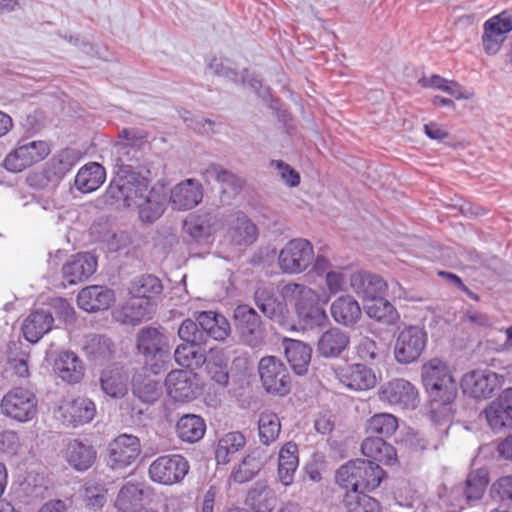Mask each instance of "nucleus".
Returning <instances> with one entry per match:
<instances>
[{"label":"nucleus","mask_w":512,"mask_h":512,"mask_svg":"<svg viewBox=\"0 0 512 512\" xmlns=\"http://www.w3.org/2000/svg\"><path fill=\"white\" fill-rule=\"evenodd\" d=\"M422 382L429 394L432 411L445 419H450L458 387L452 372L446 362L433 358L424 363L421 368Z\"/></svg>","instance_id":"1"},{"label":"nucleus","mask_w":512,"mask_h":512,"mask_svg":"<svg viewBox=\"0 0 512 512\" xmlns=\"http://www.w3.org/2000/svg\"><path fill=\"white\" fill-rule=\"evenodd\" d=\"M285 298L295 301L298 319L304 329L322 326L327 321V314L318 303V294L310 287L299 283H289L282 289Z\"/></svg>","instance_id":"2"},{"label":"nucleus","mask_w":512,"mask_h":512,"mask_svg":"<svg viewBox=\"0 0 512 512\" xmlns=\"http://www.w3.org/2000/svg\"><path fill=\"white\" fill-rule=\"evenodd\" d=\"M149 181L139 172H115V176L106 190V196L116 202L122 201L126 207H136L145 192Z\"/></svg>","instance_id":"3"},{"label":"nucleus","mask_w":512,"mask_h":512,"mask_svg":"<svg viewBox=\"0 0 512 512\" xmlns=\"http://www.w3.org/2000/svg\"><path fill=\"white\" fill-rule=\"evenodd\" d=\"M314 261V248L304 238L289 240L280 250L278 267L284 274L295 275L306 271Z\"/></svg>","instance_id":"4"},{"label":"nucleus","mask_w":512,"mask_h":512,"mask_svg":"<svg viewBox=\"0 0 512 512\" xmlns=\"http://www.w3.org/2000/svg\"><path fill=\"white\" fill-rule=\"evenodd\" d=\"M79 160L78 150L63 149L50 159L42 172L29 178L30 184L38 188H55Z\"/></svg>","instance_id":"5"},{"label":"nucleus","mask_w":512,"mask_h":512,"mask_svg":"<svg viewBox=\"0 0 512 512\" xmlns=\"http://www.w3.org/2000/svg\"><path fill=\"white\" fill-rule=\"evenodd\" d=\"M260 381L269 394L284 396L290 392L291 379L285 364L275 356H265L258 364Z\"/></svg>","instance_id":"6"},{"label":"nucleus","mask_w":512,"mask_h":512,"mask_svg":"<svg viewBox=\"0 0 512 512\" xmlns=\"http://www.w3.org/2000/svg\"><path fill=\"white\" fill-rule=\"evenodd\" d=\"M38 400L29 389L17 387L11 389L1 401L2 413L19 422H28L37 414Z\"/></svg>","instance_id":"7"},{"label":"nucleus","mask_w":512,"mask_h":512,"mask_svg":"<svg viewBox=\"0 0 512 512\" xmlns=\"http://www.w3.org/2000/svg\"><path fill=\"white\" fill-rule=\"evenodd\" d=\"M189 463L179 454H169L155 459L149 466L150 479L158 484L173 485L180 483L189 471Z\"/></svg>","instance_id":"8"},{"label":"nucleus","mask_w":512,"mask_h":512,"mask_svg":"<svg viewBox=\"0 0 512 512\" xmlns=\"http://www.w3.org/2000/svg\"><path fill=\"white\" fill-rule=\"evenodd\" d=\"M427 345V334L418 326H409L399 332L394 357L400 364H410L419 359Z\"/></svg>","instance_id":"9"},{"label":"nucleus","mask_w":512,"mask_h":512,"mask_svg":"<svg viewBox=\"0 0 512 512\" xmlns=\"http://www.w3.org/2000/svg\"><path fill=\"white\" fill-rule=\"evenodd\" d=\"M119 137L123 138L124 141H120L114 146L113 161L116 167L115 172L125 171L127 174L137 172L135 165L142 156L138 141L143 139L144 135L135 129H123Z\"/></svg>","instance_id":"10"},{"label":"nucleus","mask_w":512,"mask_h":512,"mask_svg":"<svg viewBox=\"0 0 512 512\" xmlns=\"http://www.w3.org/2000/svg\"><path fill=\"white\" fill-rule=\"evenodd\" d=\"M503 377L488 369L472 370L464 374L461 387L464 394L482 400L490 398L502 385Z\"/></svg>","instance_id":"11"},{"label":"nucleus","mask_w":512,"mask_h":512,"mask_svg":"<svg viewBox=\"0 0 512 512\" xmlns=\"http://www.w3.org/2000/svg\"><path fill=\"white\" fill-rule=\"evenodd\" d=\"M50 151V145L46 141L38 140L22 143L6 156L4 166L8 171L21 172L45 159Z\"/></svg>","instance_id":"12"},{"label":"nucleus","mask_w":512,"mask_h":512,"mask_svg":"<svg viewBox=\"0 0 512 512\" xmlns=\"http://www.w3.org/2000/svg\"><path fill=\"white\" fill-rule=\"evenodd\" d=\"M380 401L403 409H414L419 402L418 390L408 380L395 378L380 386Z\"/></svg>","instance_id":"13"},{"label":"nucleus","mask_w":512,"mask_h":512,"mask_svg":"<svg viewBox=\"0 0 512 512\" xmlns=\"http://www.w3.org/2000/svg\"><path fill=\"white\" fill-rule=\"evenodd\" d=\"M136 348L146 362L159 359L163 361L170 356L168 337L155 327H144L139 330Z\"/></svg>","instance_id":"14"},{"label":"nucleus","mask_w":512,"mask_h":512,"mask_svg":"<svg viewBox=\"0 0 512 512\" xmlns=\"http://www.w3.org/2000/svg\"><path fill=\"white\" fill-rule=\"evenodd\" d=\"M334 375L344 387L353 391H366L377 383L374 371L361 363L338 366L334 369Z\"/></svg>","instance_id":"15"},{"label":"nucleus","mask_w":512,"mask_h":512,"mask_svg":"<svg viewBox=\"0 0 512 512\" xmlns=\"http://www.w3.org/2000/svg\"><path fill=\"white\" fill-rule=\"evenodd\" d=\"M140 452V441L136 436L121 434L108 446V463L112 469H123L133 464Z\"/></svg>","instance_id":"16"},{"label":"nucleus","mask_w":512,"mask_h":512,"mask_svg":"<svg viewBox=\"0 0 512 512\" xmlns=\"http://www.w3.org/2000/svg\"><path fill=\"white\" fill-rule=\"evenodd\" d=\"M234 318L243 341L251 347L260 345L264 330L257 312L248 305H239L235 309Z\"/></svg>","instance_id":"17"},{"label":"nucleus","mask_w":512,"mask_h":512,"mask_svg":"<svg viewBox=\"0 0 512 512\" xmlns=\"http://www.w3.org/2000/svg\"><path fill=\"white\" fill-rule=\"evenodd\" d=\"M167 394L174 401L189 402L198 394L196 374L190 370H173L165 380Z\"/></svg>","instance_id":"18"},{"label":"nucleus","mask_w":512,"mask_h":512,"mask_svg":"<svg viewBox=\"0 0 512 512\" xmlns=\"http://www.w3.org/2000/svg\"><path fill=\"white\" fill-rule=\"evenodd\" d=\"M59 419L66 426L76 427L90 422L96 413L95 404L88 398L64 399L59 408Z\"/></svg>","instance_id":"19"},{"label":"nucleus","mask_w":512,"mask_h":512,"mask_svg":"<svg viewBox=\"0 0 512 512\" xmlns=\"http://www.w3.org/2000/svg\"><path fill=\"white\" fill-rule=\"evenodd\" d=\"M494 432L512 428V388L505 389L483 411Z\"/></svg>","instance_id":"20"},{"label":"nucleus","mask_w":512,"mask_h":512,"mask_svg":"<svg viewBox=\"0 0 512 512\" xmlns=\"http://www.w3.org/2000/svg\"><path fill=\"white\" fill-rule=\"evenodd\" d=\"M168 201V189L162 183H156L143 195L137 206L139 217L144 222H153L164 212Z\"/></svg>","instance_id":"21"},{"label":"nucleus","mask_w":512,"mask_h":512,"mask_svg":"<svg viewBox=\"0 0 512 512\" xmlns=\"http://www.w3.org/2000/svg\"><path fill=\"white\" fill-rule=\"evenodd\" d=\"M203 198V187L195 179H186L170 191L169 202L177 210H189L197 206Z\"/></svg>","instance_id":"22"},{"label":"nucleus","mask_w":512,"mask_h":512,"mask_svg":"<svg viewBox=\"0 0 512 512\" xmlns=\"http://www.w3.org/2000/svg\"><path fill=\"white\" fill-rule=\"evenodd\" d=\"M114 300V292L111 289L98 285L83 288L77 296L79 307L87 312L108 309Z\"/></svg>","instance_id":"23"},{"label":"nucleus","mask_w":512,"mask_h":512,"mask_svg":"<svg viewBox=\"0 0 512 512\" xmlns=\"http://www.w3.org/2000/svg\"><path fill=\"white\" fill-rule=\"evenodd\" d=\"M97 268V260L90 253L72 256L63 266V277L69 284H76L91 276Z\"/></svg>","instance_id":"24"},{"label":"nucleus","mask_w":512,"mask_h":512,"mask_svg":"<svg viewBox=\"0 0 512 512\" xmlns=\"http://www.w3.org/2000/svg\"><path fill=\"white\" fill-rule=\"evenodd\" d=\"M330 314L336 323L353 327L361 319L362 310L354 297L342 295L332 302Z\"/></svg>","instance_id":"25"},{"label":"nucleus","mask_w":512,"mask_h":512,"mask_svg":"<svg viewBox=\"0 0 512 512\" xmlns=\"http://www.w3.org/2000/svg\"><path fill=\"white\" fill-rule=\"evenodd\" d=\"M349 279L353 291L367 299L377 298L387 289V283L381 276L369 272H354Z\"/></svg>","instance_id":"26"},{"label":"nucleus","mask_w":512,"mask_h":512,"mask_svg":"<svg viewBox=\"0 0 512 512\" xmlns=\"http://www.w3.org/2000/svg\"><path fill=\"white\" fill-rule=\"evenodd\" d=\"M196 320L204 332L205 344L209 338L221 341L230 334V323L222 314L214 311H201L196 313Z\"/></svg>","instance_id":"27"},{"label":"nucleus","mask_w":512,"mask_h":512,"mask_svg":"<svg viewBox=\"0 0 512 512\" xmlns=\"http://www.w3.org/2000/svg\"><path fill=\"white\" fill-rule=\"evenodd\" d=\"M349 343V334L333 327L325 331L318 339L317 352L325 358H337L348 348Z\"/></svg>","instance_id":"28"},{"label":"nucleus","mask_w":512,"mask_h":512,"mask_svg":"<svg viewBox=\"0 0 512 512\" xmlns=\"http://www.w3.org/2000/svg\"><path fill=\"white\" fill-rule=\"evenodd\" d=\"M256 306L271 320L281 322L287 312V306L280 301L270 286H259L254 293Z\"/></svg>","instance_id":"29"},{"label":"nucleus","mask_w":512,"mask_h":512,"mask_svg":"<svg viewBox=\"0 0 512 512\" xmlns=\"http://www.w3.org/2000/svg\"><path fill=\"white\" fill-rule=\"evenodd\" d=\"M53 323L54 318L51 313L36 310L24 320L22 325L23 335L27 341L36 343L51 330Z\"/></svg>","instance_id":"30"},{"label":"nucleus","mask_w":512,"mask_h":512,"mask_svg":"<svg viewBox=\"0 0 512 512\" xmlns=\"http://www.w3.org/2000/svg\"><path fill=\"white\" fill-rule=\"evenodd\" d=\"M299 466L298 447L293 442L285 443L278 453V478L284 486H290Z\"/></svg>","instance_id":"31"},{"label":"nucleus","mask_w":512,"mask_h":512,"mask_svg":"<svg viewBox=\"0 0 512 512\" xmlns=\"http://www.w3.org/2000/svg\"><path fill=\"white\" fill-rule=\"evenodd\" d=\"M284 350L287 361L291 368L298 375L307 372L311 360L312 349L302 341L293 339H284Z\"/></svg>","instance_id":"32"},{"label":"nucleus","mask_w":512,"mask_h":512,"mask_svg":"<svg viewBox=\"0 0 512 512\" xmlns=\"http://www.w3.org/2000/svg\"><path fill=\"white\" fill-rule=\"evenodd\" d=\"M54 369L58 376L67 383H77L84 375L81 360L75 353L69 351L59 353Z\"/></svg>","instance_id":"33"},{"label":"nucleus","mask_w":512,"mask_h":512,"mask_svg":"<svg viewBox=\"0 0 512 512\" xmlns=\"http://www.w3.org/2000/svg\"><path fill=\"white\" fill-rule=\"evenodd\" d=\"M106 172L102 165L91 162L83 166L75 177V186L82 193L97 190L105 181Z\"/></svg>","instance_id":"34"},{"label":"nucleus","mask_w":512,"mask_h":512,"mask_svg":"<svg viewBox=\"0 0 512 512\" xmlns=\"http://www.w3.org/2000/svg\"><path fill=\"white\" fill-rule=\"evenodd\" d=\"M362 453L373 462L392 464L396 460V451L381 437H367L361 445Z\"/></svg>","instance_id":"35"},{"label":"nucleus","mask_w":512,"mask_h":512,"mask_svg":"<svg viewBox=\"0 0 512 512\" xmlns=\"http://www.w3.org/2000/svg\"><path fill=\"white\" fill-rule=\"evenodd\" d=\"M228 234L235 245L248 246L257 239L258 231L256 225L244 213L237 212Z\"/></svg>","instance_id":"36"},{"label":"nucleus","mask_w":512,"mask_h":512,"mask_svg":"<svg viewBox=\"0 0 512 512\" xmlns=\"http://www.w3.org/2000/svg\"><path fill=\"white\" fill-rule=\"evenodd\" d=\"M66 459L74 469L86 471L96 460V450L91 445L72 440L66 448Z\"/></svg>","instance_id":"37"},{"label":"nucleus","mask_w":512,"mask_h":512,"mask_svg":"<svg viewBox=\"0 0 512 512\" xmlns=\"http://www.w3.org/2000/svg\"><path fill=\"white\" fill-rule=\"evenodd\" d=\"M246 502L255 512H272L277 498L275 491L266 482L258 481L249 490Z\"/></svg>","instance_id":"38"},{"label":"nucleus","mask_w":512,"mask_h":512,"mask_svg":"<svg viewBox=\"0 0 512 512\" xmlns=\"http://www.w3.org/2000/svg\"><path fill=\"white\" fill-rule=\"evenodd\" d=\"M246 444V438L241 432L224 434L217 443L215 460L218 465L228 464Z\"/></svg>","instance_id":"39"},{"label":"nucleus","mask_w":512,"mask_h":512,"mask_svg":"<svg viewBox=\"0 0 512 512\" xmlns=\"http://www.w3.org/2000/svg\"><path fill=\"white\" fill-rule=\"evenodd\" d=\"M206 424L203 418L195 414L183 415L176 424L178 437L185 442L195 443L203 438Z\"/></svg>","instance_id":"40"},{"label":"nucleus","mask_w":512,"mask_h":512,"mask_svg":"<svg viewBox=\"0 0 512 512\" xmlns=\"http://www.w3.org/2000/svg\"><path fill=\"white\" fill-rule=\"evenodd\" d=\"M217 223V217L212 213L191 215L183 225L184 231L195 240H201L209 237Z\"/></svg>","instance_id":"41"},{"label":"nucleus","mask_w":512,"mask_h":512,"mask_svg":"<svg viewBox=\"0 0 512 512\" xmlns=\"http://www.w3.org/2000/svg\"><path fill=\"white\" fill-rule=\"evenodd\" d=\"M21 496L26 503L44 499L49 491V481L42 474L29 473L20 485Z\"/></svg>","instance_id":"42"},{"label":"nucleus","mask_w":512,"mask_h":512,"mask_svg":"<svg viewBox=\"0 0 512 512\" xmlns=\"http://www.w3.org/2000/svg\"><path fill=\"white\" fill-rule=\"evenodd\" d=\"M163 286L154 275H142L131 282L129 292L135 299L149 301L161 294Z\"/></svg>","instance_id":"43"},{"label":"nucleus","mask_w":512,"mask_h":512,"mask_svg":"<svg viewBox=\"0 0 512 512\" xmlns=\"http://www.w3.org/2000/svg\"><path fill=\"white\" fill-rule=\"evenodd\" d=\"M398 428L397 418L390 413H377L366 421L365 430L368 435L390 437Z\"/></svg>","instance_id":"44"},{"label":"nucleus","mask_w":512,"mask_h":512,"mask_svg":"<svg viewBox=\"0 0 512 512\" xmlns=\"http://www.w3.org/2000/svg\"><path fill=\"white\" fill-rule=\"evenodd\" d=\"M128 376L119 369L107 370L101 376V388L113 398H122L128 391Z\"/></svg>","instance_id":"45"},{"label":"nucleus","mask_w":512,"mask_h":512,"mask_svg":"<svg viewBox=\"0 0 512 512\" xmlns=\"http://www.w3.org/2000/svg\"><path fill=\"white\" fill-rule=\"evenodd\" d=\"M281 432V422L274 412H262L258 419V436L263 445H270L275 442Z\"/></svg>","instance_id":"46"},{"label":"nucleus","mask_w":512,"mask_h":512,"mask_svg":"<svg viewBox=\"0 0 512 512\" xmlns=\"http://www.w3.org/2000/svg\"><path fill=\"white\" fill-rule=\"evenodd\" d=\"M343 504L347 512H381L380 503L364 491H347Z\"/></svg>","instance_id":"47"},{"label":"nucleus","mask_w":512,"mask_h":512,"mask_svg":"<svg viewBox=\"0 0 512 512\" xmlns=\"http://www.w3.org/2000/svg\"><path fill=\"white\" fill-rule=\"evenodd\" d=\"M361 491H372L376 489L383 477L384 471L378 463L371 460L358 459Z\"/></svg>","instance_id":"48"},{"label":"nucleus","mask_w":512,"mask_h":512,"mask_svg":"<svg viewBox=\"0 0 512 512\" xmlns=\"http://www.w3.org/2000/svg\"><path fill=\"white\" fill-rule=\"evenodd\" d=\"M253 451L244 457L241 463L232 471L230 479L236 483H245L253 479L261 470L263 462Z\"/></svg>","instance_id":"49"},{"label":"nucleus","mask_w":512,"mask_h":512,"mask_svg":"<svg viewBox=\"0 0 512 512\" xmlns=\"http://www.w3.org/2000/svg\"><path fill=\"white\" fill-rule=\"evenodd\" d=\"M371 304L366 306V313L370 318L386 324H394L399 318L395 308L382 295L377 298L370 299Z\"/></svg>","instance_id":"50"},{"label":"nucleus","mask_w":512,"mask_h":512,"mask_svg":"<svg viewBox=\"0 0 512 512\" xmlns=\"http://www.w3.org/2000/svg\"><path fill=\"white\" fill-rule=\"evenodd\" d=\"M196 346L197 345L185 343L176 347L174 358L178 365L186 368H199L205 363V352L196 349Z\"/></svg>","instance_id":"51"},{"label":"nucleus","mask_w":512,"mask_h":512,"mask_svg":"<svg viewBox=\"0 0 512 512\" xmlns=\"http://www.w3.org/2000/svg\"><path fill=\"white\" fill-rule=\"evenodd\" d=\"M488 471L486 469H477L468 474L464 495L468 501L480 500L488 485Z\"/></svg>","instance_id":"52"},{"label":"nucleus","mask_w":512,"mask_h":512,"mask_svg":"<svg viewBox=\"0 0 512 512\" xmlns=\"http://www.w3.org/2000/svg\"><path fill=\"white\" fill-rule=\"evenodd\" d=\"M358 459L350 460L336 472V482L347 491H361Z\"/></svg>","instance_id":"53"},{"label":"nucleus","mask_w":512,"mask_h":512,"mask_svg":"<svg viewBox=\"0 0 512 512\" xmlns=\"http://www.w3.org/2000/svg\"><path fill=\"white\" fill-rule=\"evenodd\" d=\"M84 350L86 354L94 360L109 359L114 352L111 340L102 335L89 336L85 343Z\"/></svg>","instance_id":"54"},{"label":"nucleus","mask_w":512,"mask_h":512,"mask_svg":"<svg viewBox=\"0 0 512 512\" xmlns=\"http://www.w3.org/2000/svg\"><path fill=\"white\" fill-rule=\"evenodd\" d=\"M143 491L137 484H126L121 488L116 499V507L122 512H133L140 505Z\"/></svg>","instance_id":"55"},{"label":"nucleus","mask_w":512,"mask_h":512,"mask_svg":"<svg viewBox=\"0 0 512 512\" xmlns=\"http://www.w3.org/2000/svg\"><path fill=\"white\" fill-rule=\"evenodd\" d=\"M124 322L137 324L151 315V305L149 301L132 299L123 307Z\"/></svg>","instance_id":"56"},{"label":"nucleus","mask_w":512,"mask_h":512,"mask_svg":"<svg viewBox=\"0 0 512 512\" xmlns=\"http://www.w3.org/2000/svg\"><path fill=\"white\" fill-rule=\"evenodd\" d=\"M133 392L142 402L154 403L160 398L162 389L157 381L145 378L143 380H135Z\"/></svg>","instance_id":"57"},{"label":"nucleus","mask_w":512,"mask_h":512,"mask_svg":"<svg viewBox=\"0 0 512 512\" xmlns=\"http://www.w3.org/2000/svg\"><path fill=\"white\" fill-rule=\"evenodd\" d=\"M178 336L181 340L192 345H203L204 332L197 320L185 319L178 329Z\"/></svg>","instance_id":"58"},{"label":"nucleus","mask_w":512,"mask_h":512,"mask_svg":"<svg viewBox=\"0 0 512 512\" xmlns=\"http://www.w3.org/2000/svg\"><path fill=\"white\" fill-rule=\"evenodd\" d=\"M505 39L506 36L503 35L500 30H495L493 22H485L482 43L486 53L490 55L496 54Z\"/></svg>","instance_id":"59"},{"label":"nucleus","mask_w":512,"mask_h":512,"mask_svg":"<svg viewBox=\"0 0 512 512\" xmlns=\"http://www.w3.org/2000/svg\"><path fill=\"white\" fill-rule=\"evenodd\" d=\"M208 68L216 76L224 77V78L230 79L234 82H238V81L245 82L246 81V76L244 75V73L247 72L246 70H244L241 74H239L236 70L231 68L222 59L213 58L210 61Z\"/></svg>","instance_id":"60"},{"label":"nucleus","mask_w":512,"mask_h":512,"mask_svg":"<svg viewBox=\"0 0 512 512\" xmlns=\"http://www.w3.org/2000/svg\"><path fill=\"white\" fill-rule=\"evenodd\" d=\"M357 357L366 363H374L380 356L377 343L369 337L360 339L355 347Z\"/></svg>","instance_id":"61"},{"label":"nucleus","mask_w":512,"mask_h":512,"mask_svg":"<svg viewBox=\"0 0 512 512\" xmlns=\"http://www.w3.org/2000/svg\"><path fill=\"white\" fill-rule=\"evenodd\" d=\"M270 166L277 171L278 176L290 187H296L300 183L299 173L282 160H271Z\"/></svg>","instance_id":"62"},{"label":"nucleus","mask_w":512,"mask_h":512,"mask_svg":"<svg viewBox=\"0 0 512 512\" xmlns=\"http://www.w3.org/2000/svg\"><path fill=\"white\" fill-rule=\"evenodd\" d=\"M326 277V286L330 294H337L345 290L347 274L345 270H333L328 272Z\"/></svg>","instance_id":"63"},{"label":"nucleus","mask_w":512,"mask_h":512,"mask_svg":"<svg viewBox=\"0 0 512 512\" xmlns=\"http://www.w3.org/2000/svg\"><path fill=\"white\" fill-rule=\"evenodd\" d=\"M218 183L221 184L223 193L228 194V196H235L242 187V180L226 169H224Z\"/></svg>","instance_id":"64"}]
</instances>
